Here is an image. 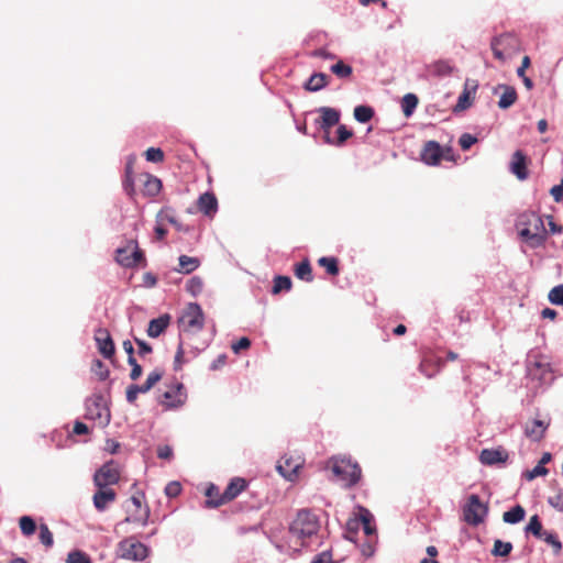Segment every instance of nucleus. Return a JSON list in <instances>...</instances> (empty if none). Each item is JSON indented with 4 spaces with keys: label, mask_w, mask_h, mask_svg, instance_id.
<instances>
[{
    "label": "nucleus",
    "mask_w": 563,
    "mask_h": 563,
    "mask_svg": "<svg viewBox=\"0 0 563 563\" xmlns=\"http://www.w3.org/2000/svg\"><path fill=\"white\" fill-rule=\"evenodd\" d=\"M319 528L320 523L316 515L308 510H300L289 526V542L295 550L307 547Z\"/></svg>",
    "instance_id": "1"
},
{
    "label": "nucleus",
    "mask_w": 563,
    "mask_h": 563,
    "mask_svg": "<svg viewBox=\"0 0 563 563\" xmlns=\"http://www.w3.org/2000/svg\"><path fill=\"white\" fill-rule=\"evenodd\" d=\"M517 229L520 238L531 247L542 246L547 240V230L540 216L526 211L518 217Z\"/></svg>",
    "instance_id": "2"
},
{
    "label": "nucleus",
    "mask_w": 563,
    "mask_h": 563,
    "mask_svg": "<svg viewBox=\"0 0 563 563\" xmlns=\"http://www.w3.org/2000/svg\"><path fill=\"white\" fill-rule=\"evenodd\" d=\"M115 261L126 268L146 265L144 252L139 247V243L134 239L126 241L124 246L117 249Z\"/></svg>",
    "instance_id": "3"
},
{
    "label": "nucleus",
    "mask_w": 563,
    "mask_h": 563,
    "mask_svg": "<svg viewBox=\"0 0 563 563\" xmlns=\"http://www.w3.org/2000/svg\"><path fill=\"white\" fill-rule=\"evenodd\" d=\"M143 494L133 495L126 505V517L118 526L121 527L125 523H135L139 526H146L150 518V509L147 506L142 505Z\"/></svg>",
    "instance_id": "4"
},
{
    "label": "nucleus",
    "mask_w": 563,
    "mask_h": 563,
    "mask_svg": "<svg viewBox=\"0 0 563 563\" xmlns=\"http://www.w3.org/2000/svg\"><path fill=\"white\" fill-rule=\"evenodd\" d=\"M179 325L185 332L196 333L205 325V313L196 302H190L180 316Z\"/></svg>",
    "instance_id": "5"
},
{
    "label": "nucleus",
    "mask_w": 563,
    "mask_h": 563,
    "mask_svg": "<svg viewBox=\"0 0 563 563\" xmlns=\"http://www.w3.org/2000/svg\"><path fill=\"white\" fill-rule=\"evenodd\" d=\"M187 400V391L184 384L175 382L161 393L158 402L166 409H177L185 405Z\"/></svg>",
    "instance_id": "6"
},
{
    "label": "nucleus",
    "mask_w": 563,
    "mask_h": 563,
    "mask_svg": "<svg viewBox=\"0 0 563 563\" xmlns=\"http://www.w3.org/2000/svg\"><path fill=\"white\" fill-rule=\"evenodd\" d=\"M490 47L495 58L505 62L518 51V38L511 33H504L495 36L490 42Z\"/></svg>",
    "instance_id": "7"
},
{
    "label": "nucleus",
    "mask_w": 563,
    "mask_h": 563,
    "mask_svg": "<svg viewBox=\"0 0 563 563\" xmlns=\"http://www.w3.org/2000/svg\"><path fill=\"white\" fill-rule=\"evenodd\" d=\"M117 553L124 560L143 561L148 555V549L134 537H129L119 542Z\"/></svg>",
    "instance_id": "8"
},
{
    "label": "nucleus",
    "mask_w": 563,
    "mask_h": 563,
    "mask_svg": "<svg viewBox=\"0 0 563 563\" xmlns=\"http://www.w3.org/2000/svg\"><path fill=\"white\" fill-rule=\"evenodd\" d=\"M333 474L347 486L355 485L361 478V467L347 459L335 460L332 465Z\"/></svg>",
    "instance_id": "9"
},
{
    "label": "nucleus",
    "mask_w": 563,
    "mask_h": 563,
    "mask_svg": "<svg viewBox=\"0 0 563 563\" xmlns=\"http://www.w3.org/2000/svg\"><path fill=\"white\" fill-rule=\"evenodd\" d=\"M121 477L119 466L110 461L103 464L93 475V484L97 488L110 487L119 483Z\"/></svg>",
    "instance_id": "10"
},
{
    "label": "nucleus",
    "mask_w": 563,
    "mask_h": 563,
    "mask_svg": "<svg viewBox=\"0 0 563 563\" xmlns=\"http://www.w3.org/2000/svg\"><path fill=\"white\" fill-rule=\"evenodd\" d=\"M317 111L320 115L316 120V124L324 133V142L332 143L330 130L339 123L341 113L331 107H320Z\"/></svg>",
    "instance_id": "11"
},
{
    "label": "nucleus",
    "mask_w": 563,
    "mask_h": 563,
    "mask_svg": "<svg viewBox=\"0 0 563 563\" xmlns=\"http://www.w3.org/2000/svg\"><path fill=\"white\" fill-rule=\"evenodd\" d=\"M487 515V507L481 501L477 495H471L467 504L463 509L464 520L472 526H477L483 522Z\"/></svg>",
    "instance_id": "12"
},
{
    "label": "nucleus",
    "mask_w": 563,
    "mask_h": 563,
    "mask_svg": "<svg viewBox=\"0 0 563 563\" xmlns=\"http://www.w3.org/2000/svg\"><path fill=\"white\" fill-rule=\"evenodd\" d=\"M247 488L246 479L242 477H233L228 484L224 492L219 495L218 499H212L213 508L225 505L235 499L242 492Z\"/></svg>",
    "instance_id": "13"
},
{
    "label": "nucleus",
    "mask_w": 563,
    "mask_h": 563,
    "mask_svg": "<svg viewBox=\"0 0 563 563\" xmlns=\"http://www.w3.org/2000/svg\"><path fill=\"white\" fill-rule=\"evenodd\" d=\"M95 341L99 353L106 358H112L115 353L114 342L110 332L104 328H98L95 331Z\"/></svg>",
    "instance_id": "14"
},
{
    "label": "nucleus",
    "mask_w": 563,
    "mask_h": 563,
    "mask_svg": "<svg viewBox=\"0 0 563 563\" xmlns=\"http://www.w3.org/2000/svg\"><path fill=\"white\" fill-rule=\"evenodd\" d=\"M442 146L437 141H428L423 144L421 161L429 166H438L442 161Z\"/></svg>",
    "instance_id": "15"
},
{
    "label": "nucleus",
    "mask_w": 563,
    "mask_h": 563,
    "mask_svg": "<svg viewBox=\"0 0 563 563\" xmlns=\"http://www.w3.org/2000/svg\"><path fill=\"white\" fill-rule=\"evenodd\" d=\"M302 463L300 456H285L278 462L277 470L286 479L294 481Z\"/></svg>",
    "instance_id": "16"
},
{
    "label": "nucleus",
    "mask_w": 563,
    "mask_h": 563,
    "mask_svg": "<svg viewBox=\"0 0 563 563\" xmlns=\"http://www.w3.org/2000/svg\"><path fill=\"white\" fill-rule=\"evenodd\" d=\"M115 499L117 493L111 487L98 488L92 497L93 506L98 511H104Z\"/></svg>",
    "instance_id": "17"
},
{
    "label": "nucleus",
    "mask_w": 563,
    "mask_h": 563,
    "mask_svg": "<svg viewBox=\"0 0 563 563\" xmlns=\"http://www.w3.org/2000/svg\"><path fill=\"white\" fill-rule=\"evenodd\" d=\"M499 91H501L498 101V107L500 109H508L516 103L518 95L512 86L500 84L494 88V93H498Z\"/></svg>",
    "instance_id": "18"
},
{
    "label": "nucleus",
    "mask_w": 563,
    "mask_h": 563,
    "mask_svg": "<svg viewBox=\"0 0 563 563\" xmlns=\"http://www.w3.org/2000/svg\"><path fill=\"white\" fill-rule=\"evenodd\" d=\"M510 172L516 175L519 180H525L528 178L527 156L522 153V151H516L512 154Z\"/></svg>",
    "instance_id": "19"
},
{
    "label": "nucleus",
    "mask_w": 563,
    "mask_h": 563,
    "mask_svg": "<svg viewBox=\"0 0 563 563\" xmlns=\"http://www.w3.org/2000/svg\"><path fill=\"white\" fill-rule=\"evenodd\" d=\"M444 366V361L435 355L424 356L420 363V371L423 375L431 378L441 371Z\"/></svg>",
    "instance_id": "20"
},
{
    "label": "nucleus",
    "mask_w": 563,
    "mask_h": 563,
    "mask_svg": "<svg viewBox=\"0 0 563 563\" xmlns=\"http://www.w3.org/2000/svg\"><path fill=\"white\" fill-rule=\"evenodd\" d=\"M508 460V453L504 449H484L479 454V461L484 465L504 463Z\"/></svg>",
    "instance_id": "21"
},
{
    "label": "nucleus",
    "mask_w": 563,
    "mask_h": 563,
    "mask_svg": "<svg viewBox=\"0 0 563 563\" xmlns=\"http://www.w3.org/2000/svg\"><path fill=\"white\" fill-rule=\"evenodd\" d=\"M197 207L203 214L212 217L218 210V200L212 192H205L199 197Z\"/></svg>",
    "instance_id": "22"
},
{
    "label": "nucleus",
    "mask_w": 563,
    "mask_h": 563,
    "mask_svg": "<svg viewBox=\"0 0 563 563\" xmlns=\"http://www.w3.org/2000/svg\"><path fill=\"white\" fill-rule=\"evenodd\" d=\"M170 323V316L168 313L162 314L156 319H152L148 323L147 335L151 338H158Z\"/></svg>",
    "instance_id": "23"
},
{
    "label": "nucleus",
    "mask_w": 563,
    "mask_h": 563,
    "mask_svg": "<svg viewBox=\"0 0 563 563\" xmlns=\"http://www.w3.org/2000/svg\"><path fill=\"white\" fill-rule=\"evenodd\" d=\"M549 427V423H545L542 420L534 419L531 422H528L525 429V434L531 439L532 441H540Z\"/></svg>",
    "instance_id": "24"
},
{
    "label": "nucleus",
    "mask_w": 563,
    "mask_h": 563,
    "mask_svg": "<svg viewBox=\"0 0 563 563\" xmlns=\"http://www.w3.org/2000/svg\"><path fill=\"white\" fill-rule=\"evenodd\" d=\"M141 178H142V183H143L142 192L145 196L154 197V196L158 195V192L162 189V181L157 177H155L151 174H143V175H141Z\"/></svg>",
    "instance_id": "25"
},
{
    "label": "nucleus",
    "mask_w": 563,
    "mask_h": 563,
    "mask_svg": "<svg viewBox=\"0 0 563 563\" xmlns=\"http://www.w3.org/2000/svg\"><path fill=\"white\" fill-rule=\"evenodd\" d=\"M100 398L93 399L87 405L88 416L92 419L103 420L106 423L110 421L109 411L101 406Z\"/></svg>",
    "instance_id": "26"
},
{
    "label": "nucleus",
    "mask_w": 563,
    "mask_h": 563,
    "mask_svg": "<svg viewBox=\"0 0 563 563\" xmlns=\"http://www.w3.org/2000/svg\"><path fill=\"white\" fill-rule=\"evenodd\" d=\"M477 86L473 85L471 88L468 82L465 84L463 92L460 95L457 102L454 107V111H464L472 106L474 97L472 95L475 93Z\"/></svg>",
    "instance_id": "27"
},
{
    "label": "nucleus",
    "mask_w": 563,
    "mask_h": 563,
    "mask_svg": "<svg viewBox=\"0 0 563 563\" xmlns=\"http://www.w3.org/2000/svg\"><path fill=\"white\" fill-rule=\"evenodd\" d=\"M428 71L435 77L449 76L453 71V65L448 59H439L428 65Z\"/></svg>",
    "instance_id": "28"
},
{
    "label": "nucleus",
    "mask_w": 563,
    "mask_h": 563,
    "mask_svg": "<svg viewBox=\"0 0 563 563\" xmlns=\"http://www.w3.org/2000/svg\"><path fill=\"white\" fill-rule=\"evenodd\" d=\"M329 84V76L324 73H314L310 76L305 84V89L308 91H319L327 87Z\"/></svg>",
    "instance_id": "29"
},
{
    "label": "nucleus",
    "mask_w": 563,
    "mask_h": 563,
    "mask_svg": "<svg viewBox=\"0 0 563 563\" xmlns=\"http://www.w3.org/2000/svg\"><path fill=\"white\" fill-rule=\"evenodd\" d=\"M294 273L298 279L303 282L310 283L313 280L312 268L309 260L307 258L295 265Z\"/></svg>",
    "instance_id": "30"
},
{
    "label": "nucleus",
    "mask_w": 563,
    "mask_h": 563,
    "mask_svg": "<svg viewBox=\"0 0 563 563\" xmlns=\"http://www.w3.org/2000/svg\"><path fill=\"white\" fill-rule=\"evenodd\" d=\"M418 97L413 93H407L402 97V100H401V110H402V113L405 114V117H410L415 109L417 108L418 106Z\"/></svg>",
    "instance_id": "31"
},
{
    "label": "nucleus",
    "mask_w": 563,
    "mask_h": 563,
    "mask_svg": "<svg viewBox=\"0 0 563 563\" xmlns=\"http://www.w3.org/2000/svg\"><path fill=\"white\" fill-rule=\"evenodd\" d=\"M525 509L520 505H517L512 507L510 510L504 512L503 519L507 523H517L525 518Z\"/></svg>",
    "instance_id": "32"
},
{
    "label": "nucleus",
    "mask_w": 563,
    "mask_h": 563,
    "mask_svg": "<svg viewBox=\"0 0 563 563\" xmlns=\"http://www.w3.org/2000/svg\"><path fill=\"white\" fill-rule=\"evenodd\" d=\"M178 261H179L178 272L184 273V274H189V273L194 272L199 266V260L196 257L181 255Z\"/></svg>",
    "instance_id": "33"
},
{
    "label": "nucleus",
    "mask_w": 563,
    "mask_h": 563,
    "mask_svg": "<svg viewBox=\"0 0 563 563\" xmlns=\"http://www.w3.org/2000/svg\"><path fill=\"white\" fill-rule=\"evenodd\" d=\"M319 266L323 267L327 273L331 276H336L339 274V262L335 257H320L318 260Z\"/></svg>",
    "instance_id": "34"
},
{
    "label": "nucleus",
    "mask_w": 563,
    "mask_h": 563,
    "mask_svg": "<svg viewBox=\"0 0 563 563\" xmlns=\"http://www.w3.org/2000/svg\"><path fill=\"white\" fill-rule=\"evenodd\" d=\"M512 551V544L510 542H504L499 539L495 540L492 554L494 556L506 558Z\"/></svg>",
    "instance_id": "35"
},
{
    "label": "nucleus",
    "mask_w": 563,
    "mask_h": 563,
    "mask_svg": "<svg viewBox=\"0 0 563 563\" xmlns=\"http://www.w3.org/2000/svg\"><path fill=\"white\" fill-rule=\"evenodd\" d=\"M526 532L533 534L538 539L543 538L542 523L537 515L530 518L529 523L526 527Z\"/></svg>",
    "instance_id": "36"
},
{
    "label": "nucleus",
    "mask_w": 563,
    "mask_h": 563,
    "mask_svg": "<svg viewBox=\"0 0 563 563\" xmlns=\"http://www.w3.org/2000/svg\"><path fill=\"white\" fill-rule=\"evenodd\" d=\"M374 117V110L367 106H357L354 109V118L361 123L368 122Z\"/></svg>",
    "instance_id": "37"
},
{
    "label": "nucleus",
    "mask_w": 563,
    "mask_h": 563,
    "mask_svg": "<svg viewBox=\"0 0 563 563\" xmlns=\"http://www.w3.org/2000/svg\"><path fill=\"white\" fill-rule=\"evenodd\" d=\"M21 532L25 537L32 536L36 530V523L30 516H22L19 520Z\"/></svg>",
    "instance_id": "38"
},
{
    "label": "nucleus",
    "mask_w": 563,
    "mask_h": 563,
    "mask_svg": "<svg viewBox=\"0 0 563 563\" xmlns=\"http://www.w3.org/2000/svg\"><path fill=\"white\" fill-rule=\"evenodd\" d=\"M291 286L292 283L288 276H276L272 291L273 294H279L283 290H290Z\"/></svg>",
    "instance_id": "39"
},
{
    "label": "nucleus",
    "mask_w": 563,
    "mask_h": 563,
    "mask_svg": "<svg viewBox=\"0 0 563 563\" xmlns=\"http://www.w3.org/2000/svg\"><path fill=\"white\" fill-rule=\"evenodd\" d=\"M331 71L339 78H349L352 75L353 69L350 65H346L342 60H339L338 63L331 66Z\"/></svg>",
    "instance_id": "40"
},
{
    "label": "nucleus",
    "mask_w": 563,
    "mask_h": 563,
    "mask_svg": "<svg viewBox=\"0 0 563 563\" xmlns=\"http://www.w3.org/2000/svg\"><path fill=\"white\" fill-rule=\"evenodd\" d=\"M353 132L349 130L345 125H339L336 129V139L332 140L333 145L341 146L343 145L350 137H352Z\"/></svg>",
    "instance_id": "41"
},
{
    "label": "nucleus",
    "mask_w": 563,
    "mask_h": 563,
    "mask_svg": "<svg viewBox=\"0 0 563 563\" xmlns=\"http://www.w3.org/2000/svg\"><path fill=\"white\" fill-rule=\"evenodd\" d=\"M38 538L41 543L46 548H51L54 543L53 533L45 523L40 525Z\"/></svg>",
    "instance_id": "42"
},
{
    "label": "nucleus",
    "mask_w": 563,
    "mask_h": 563,
    "mask_svg": "<svg viewBox=\"0 0 563 563\" xmlns=\"http://www.w3.org/2000/svg\"><path fill=\"white\" fill-rule=\"evenodd\" d=\"M144 155L146 161L152 163H162L164 161V152L158 147H148Z\"/></svg>",
    "instance_id": "43"
},
{
    "label": "nucleus",
    "mask_w": 563,
    "mask_h": 563,
    "mask_svg": "<svg viewBox=\"0 0 563 563\" xmlns=\"http://www.w3.org/2000/svg\"><path fill=\"white\" fill-rule=\"evenodd\" d=\"M541 540L550 544L555 553H559L562 549L561 541L559 540L558 536L553 532L544 531L543 538Z\"/></svg>",
    "instance_id": "44"
},
{
    "label": "nucleus",
    "mask_w": 563,
    "mask_h": 563,
    "mask_svg": "<svg viewBox=\"0 0 563 563\" xmlns=\"http://www.w3.org/2000/svg\"><path fill=\"white\" fill-rule=\"evenodd\" d=\"M67 563H91V560L82 551H71L67 555Z\"/></svg>",
    "instance_id": "45"
},
{
    "label": "nucleus",
    "mask_w": 563,
    "mask_h": 563,
    "mask_svg": "<svg viewBox=\"0 0 563 563\" xmlns=\"http://www.w3.org/2000/svg\"><path fill=\"white\" fill-rule=\"evenodd\" d=\"M371 521H372V515L369 514V511L366 509H362L361 522L363 525L364 532L367 536L372 534L375 530L374 527L371 525Z\"/></svg>",
    "instance_id": "46"
},
{
    "label": "nucleus",
    "mask_w": 563,
    "mask_h": 563,
    "mask_svg": "<svg viewBox=\"0 0 563 563\" xmlns=\"http://www.w3.org/2000/svg\"><path fill=\"white\" fill-rule=\"evenodd\" d=\"M92 371L99 377L100 380H104L109 376L108 367L100 360H96L93 362Z\"/></svg>",
    "instance_id": "47"
},
{
    "label": "nucleus",
    "mask_w": 563,
    "mask_h": 563,
    "mask_svg": "<svg viewBox=\"0 0 563 563\" xmlns=\"http://www.w3.org/2000/svg\"><path fill=\"white\" fill-rule=\"evenodd\" d=\"M549 300L554 305H563V285L555 286L551 289Z\"/></svg>",
    "instance_id": "48"
},
{
    "label": "nucleus",
    "mask_w": 563,
    "mask_h": 563,
    "mask_svg": "<svg viewBox=\"0 0 563 563\" xmlns=\"http://www.w3.org/2000/svg\"><path fill=\"white\" fill-rule=\"evenodd\" d=\"M477 142V137L470 133H463L459 140V144L463 151L470 150Z\"/></svg>",
    "instance_id": "49"
},
{
    "label": "nucleus",
    "mask_w": 563,
    "mask_h": 563,
    "mask_svg": "<svg viewBox=\"0 0 563 563\" xmlns=\"http://www.w3.org/2000/svg\"><path fill=\"white\" fill-rule=\"evenodd\" d=\"M202 287H203V283L201 280V278L199 277H192L188 284H187V290L189 292H191L194 296L198 295L199 292H201L202 290Z\"/></svg>",
    "instance_id": "50"
},
{
    "label": "nucleus",
    "mask_w": 563,
    "mask_h": 563,
    "mask_svg": "<svg viewBox=\"0 0 563 563\" xmlns=\"http://www.w3.org/2000/svg\"><path fill=\"white\" fill-rule=\"evenodd\" d=\"M128 363L132 367V369L130 372V378L132 380L139 379L143 372L142 366L136 362L135 357L128 358Z\"/></svg>",
    "instance_id": "51"
},
{
    "label": "nucleus",
    "mask_w": 563,
    "mask_h": 563,
    "mask_svg": "<svg viewBox=\"0 0 563 563\" xmlns=\"http://www.w3.org/2000/svg\"><path fill=\"white\" fill-rule=\"evenodd\" d=\"M547 474H548V470L543 465L538 464L532 470L527 471L525 473V476L528 481H532L538 476H544Z\"/></svg>",
    "instance_id": "52"
},
{
    "label": "nucleus",
    "mask_w": 563,
    "mask_h": 563,
    "mask_svg": "<svg viewBox=\"0 0 563 563\" xmlns=\"http://www.w3.org/2000/svg\"><path fill=\"white\" fill-rule=\"evenodd\" d=\"M163 377V371L154 369L147 375L145 384L152 389Z\"/></svg>",
    "instance_id": "53"
},
{
    "label": "nucleus",
    "mask_w": 563,
    "mask_h": 563,
    "mask_svg": "<svg viewBox=\"0 0 563 563\" xmlns=\"http://www.w3.org/2000/svg\"><path fill=\"white\" fill-rule=\"evenodd\" d=\"M221 494L222 493L219 492L218 486L211 484L206 490V496L208 497V500L206 501L207 506L213 507V505L211 504L212 499H218L219 495Z\"/></svg>",
    "instance_id": "54"
},
{
    "label": "nucleus",
    "mask_w": 563,
    "mask_h": 563,
    "mask_svg": "<svg viewBox=\"0 0 563 563\" xmlns=\"http://www.w3.org/2000/svg\"><path fill=\"white\" fill-rule=\"evenodd\" d=\"M549 504L560 510V511H563V493L562 492H558L555 495L549 497Z\"/></svg>",
    "instance_id": "55"
},
{
    "label": "nucleus",
    "mask_w": 563,
    "mask_h": 563,
    "mask_svg": "<svg viewBox=\"0 0 563 563\" xmlns=\"http://www.w3.org/2000/svg\"><path fill=\"white\" fill-rule=\"evenodd\" d=\"M251 346V341L246 336L241 338L239 341L232 344L234 353H240L243 350H247Z\"/></svg>",
    "instance_id": "56"
},
{
    "label": "nucleus",
    "mask_w": 563,
    "mask_h": 563,
    "mask_svg": "<svg viewBox=\"0 0 563 563\" xmlns=\"http://www.w3.org/2000/svg\"><path fill=\"white\" fill-rule=\"evenodd\" d=\"M180 492H181V486L178 482H170L165 487V493L168 497H176L180 494Z\"/></svg>",
    "instance_id": "57"
},
{
    "label": "nucleus",
    "mask_w": 563,
    "mask_h": 563,
    "mask_svg": "<svg viewBox=\"0 0 563 563\" xmlns=\"http://www.w3.org/2000/svg\"><path fill=\"white\" fill-rule=\"evenodd\" d=\"M139 394L140 393L136 389V384L130 385L126 388V393H125L128 402L129 404H134L136 401V399H137Z\"/></svg>",
    "instance_id": "58"
},
{
    "label": "nucleus",
    "mask_w": 563,
    "mask_h": 563,
    "mask_svg": "<svg viewBox=\"0 0 563 563\" xmlns=\"http://www.w3.org/2000/svg\"><path fill=\"white\" fill-rule=\"evenodd\" d=\"M123 188L130 197H133L135 192L133 176H124Z\"/></svg>",
    "instance_id": "59"
},
{
    "label": "nucleus",
    "mask_w": 563,
    "mask_h": 563,
    "mask_svg": "<svg viewBox=\"0 0 563 563\" xmlns=\"http://www.w3.org/2000/svg\"><path fill=\"white\" fill-rule=\"evenodd\" d=\"M134 341H135V343L139 346V354L141 356H144L145 354L152 353L153 349H152V346L148 343H146L145 341H143L141 339H137V338H134Z\"/></svg>",
    "instance_id": "60"
},
{
    "label": "nucleus",
    "mask_w": 563,
    "mask_h": 563,
    "mask_svg": "<svg viewBox=\"0 0 563 563\" xmlns=\"http://www.w3.org/2000/svg\"><path fill=\"white\" fill-rule=\"evenodd\" d=\"M157 456L163 460H169L173 456V449L169 445H163L157 449Z\"/></svg>",
    "instance_id": "61"
},
{
    "label": "nucleus",
    "mask_w": 563,
    "mask_h": 563,
    "mask_svg": "<svg viewBox=\"0 0 563 563\" xmlns=\"http://www.w3.org/2000/svg\"><path fill=\"white\" fill-rule=\"evenodd\" d=\"M311 56L313 57H319V58H324V59H334L335 58V55L328 52L327 49L324 48H318V49H314L312 53H311Z\"/></svg>",
    "instance_id": "62"
},
{
    "label": "nucleus",
    "mask_w": 563,
    "mask_h": 563,
    "mask_svg": "<svg viewBox=\"0 0 563 563\" xmlns=\"http://www.w3.org/2000/svg\"><path fill=\"white\" fill-rule=\"evenodd\" d=\"M550 194L555 202H560L563 199V186H553L550 190Z\"/></svg>",
    "instance_id": "63"
},
{
    "label": "nucleus",
    "mask_w": 563,
    "mask_h": 563,
    "mask_svg": "<svg viewBox=\"0 0 563 563\" xmlns=\"http://www.w3.org/2000/svg\"><path fill=\"white\" fill-rule=\"evenodd\" d=\"M73 432L75 434L81 435V434H87L89 432V429L84 422L76 421L74 424Z\"/></svg>",
    "instance_id": "64"
}]
</instances>
